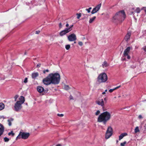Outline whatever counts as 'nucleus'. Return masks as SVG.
<instances>
[{
	"label": "nucleus",
	"mask_w": 146,
	"mask_h": 146,
	"mask_svg": "<svg viewBox=\"0 0 146 146\" xmlns=\"http://www.w3.org/2000/svg\"><path fill=\"white\" fill-rule=\"evenodd\" d=\"M60 80V76L57 73L50 74L46 78L43 79L42 82L45 85H48L51 84H58Z\"/></svg>",
	"instance_id": "obj_1"
},
{
	"label": "nucleus",
	"mask_w": 146,
	"mask_h": 146,
	"mask_svg": "<svg viewBox=\"0 0 146 146\" xmlns=\"http://www.w3.org/2000/svg\"><path fill=\"white\" fill-rule=\"evenodd\" d=\"M126 16L124 11H119L113 17L112 21L117 24L121 23L124 20Z\"/></svg>",
	"instance_id": "obj_2"
},
{
	"label": "nucleus",
	"mask_w": 146,
	"mask_h": 146,
	"mask_svg": "<svg viewBox=\"0 0 146 146\" xmlns=\"http://www.w3.org/2000/svg\"><path fill=\"white\" fill-rule=\"evenodd\" d=\"M111 114L108 112L105 111L101 113L98 118V121L99 122H103L106 125L107 121L111 118Z\"/></svg>",
	"instance_id": "obj_3"
},
{
	"label": "nucleus",
	"mask_w": 146,
	"mask_h": 146,
	"mask_svg": "<svg viewBox=\"0 0 146 146\" xmlns=\"http://www.w3.org/2000/svg\"><path fill=\"white\" fill-rule=\"evenodd\" d=\"M25 101V98L21 96L19 98V100L16 102L15 104L14 110L16 112H19L22 108V104Z\"/></svg>",
	"instance_id": "obj_4"
},
{
	"label": "nucleus",
	"mask_w": 146,
	"mask_h": 146,
	"mask_svg": "<svg viewBox=\"0 0 146 146\" xmlns=\"http://www.w3.org/2000/svg\"><path fill=\"white\" fill-rule=\"evenodd\" d=\"M97 81L99 83L105 82L108 80L107 76L105 73H101L97 78Z\"/></svg>",
	"instance_id": "obj_5"
},
{
	"label": "nucleus",
	"mask_w": 146,
	"mask_h": 146,
	"mask_svg": "<svg viewBox=\"0 0 146 146\" xmlns=\"http://www.w3.org/2000/svg\"><path fill=\"white\" fill-rule=\"evenodd\" d=\"M30 135V133H29L20 132L18 136L17 137L16 139L17 140L22 138L23 139H27Z\"/></svg>",
	"instance_id": "obj_6"
},
{
	"label": "nucleus",
	"mask_w": 146,
	"mask_h": 146,
	"mask_svg": "<svg viewBox=\"0 0 146 146\" xmlns=\"http://www.w3.org/2000/svg\"><path fill=\"white\" fill-rule=\"evenodd\" d=\"M113 130L112 127H109L106 131L105 135V138L106 139H108L112 135Z\"/></svg>",
	"instance_id": "obj_7"
},
{
	"label": "nucleus",
	"mask_w": 146,
	"mask_h": 146,
	"mask_svg": "<svg viewBox=\"0 0 146 146\" xmlns=\"http://www.w3.org/2000/svg\"><path fill=\"white\" fill-rule=\"evenodd\" d=\"M68 40L70 41H75L77 39L76 36L74 33L72 34L67 37Z\"/></svg>",
	"instance_id": "obj_8"
},
{
	"label": "nucleus",
	"mask_w": 146,
	"mask_h": 146,
	"mask_svg": "<svg viewBox=\"0 0 146 146\" xmlns=\"http://www.w3.org/2000/svg\"><path fill=\"white\" fill-rule=\"evenodd\" d=\"M101 6V4L98 5L96 7L93 8L91 12L92 14H93L97 12L100 9Z\"/></svg>",
	"instance_id": "obj_9"
},
{
	"label": "nucleus",
	"mask_w": 146,
	"mask_h": 146,
	"mask_svg": "<svg viewBox=\"0 0 146 146\" xmlns=\"http://www.w3.org/2000/svg\"><path fill=\"white\" fill-rule=\"evenodd\" d=\"M96 103L99 106L103 107L104 106V100L103 99H99L97 100Z\"/></svg>",
	"instance_id": "obj_10"
},
{
	"label": "nucleus",
	"mask_w": 146,
	"mask_h": 146,
	"mask_svg": "<svg viewBox=\"0 0 146 146\" xmlns=\"http://www.w3.org/2000/svg\"><path fill=\"white\" fill-rule=\"evenodd\" d=\"M131 47H127L124 50L123 53V56L124 57H126L127 55H128L129 52L130 50Z\"/></svg>",
	"instance_id": "obj_11"
},
{
	"label": "nucleus",
	"mask_w": 146,
	"mask_h": 146,
	"mask_svg": "<svg viewBox=\"0 0 146 146\" xmlns=\"http://www.w3.org/2000/svg\"><path fill=\"white\" fill-rule=\"evenodd\" d=\"M131 34V33L130 32H127L124 38L125 41L127 42L130 40Z\"/></svg>",
	"instance_id": "obj_12"
},
{
	"label": "nucleus",
	"mask_w": 146,
	"mask_h": 146,
	"mask_svg": "<svg viewBox=\"0 0 146 146\" xmlns=\"http://www.w3.org/2000/svg\"><path fill=\"white\" fill-rule=\"evenodd\" d=\"M69 32H70L68 30V29H67L66 28L64 30L61 31L60 32L59 35L60 36H62L65 35L66 33H68Z\"/></svg>",
	"instance_id": "obj_13"
},
{
	"label": "nucleus",
	"mask_w": 146,
	"mask_h": 146,
	"mask_svg": "<svg viewBox=\"0 0 146 146\" xmlns=\"http://www.w3.org/2000/svg\"><path fill=\"white\" fill-rule=\"evenodd\" d=\"M4 131V128L3 125L0 123V137L3 134Z\"/></svg>",
	"instance_id": "obj_14"
},
{
	"label": "nucleus",
	"mask_w": 146,
	"mask_h": 146,
	"mask_svg": "<svg viewBox=\"0 0 146 146\" xmlns=\"http://www.w3.org/2000/svg\"><path fill=\"white\" fill-rule=\"evenodd\" d=\"M132 10H135L134 12L133 11H131V14H133L134 13V12H136L137 13H140V9L139 7L137 8L135 10V8H133L132 9Z\"/></svg>",
	"instance_id": "obj_15"
},
{
	"label": "nucleus",
	"mask_w": 146,
	"mask_h": 146,
	"mask_svg": "<svg viewBox=\"0 0 146 146\" xmlns=\"http://www.w3.org/2000/svg\"><path fill=\"white\" fill-rule=\"evenodd\" d=\"M127 135V134L126 133H121L119 136V140H120L123 138Z\"/></svg>",
	"instance_id": "obj_16"
},
{
	"label": "nucleus",
	"mask_w": 146,
	"mask_h": 146,
	"mask_svg": "<svg viewBox=\"0 0 146 146\" xmlns=\"http://www.w3.org/2000/svg\"><path fill=\"white\" fill-rule=\"evenodd\" d=\"M37 91L39 93H41L44 91V88L41 86H38L37 87Z\"/></svg>",
	"instance_id": "obj_17"
},
{
	"label": "nucleus",
	"mask_w": 146,
	"mask_h": 146,
	"mask_svg": "<svg viewBox=\"0 0 146 146\" xmlns=\"http://www.w3.org/2000/svg\"><path fill=\"white\" fill-rule=\"evenodd\" d=\"M14 120V119L12 118H11L7 120L8 122V124L9 126H11L12 125L11 122Z\"/></svg>",
	"instance_id": "obj_18"
},
{
	"label": "nucleus",
	"mask_w": 146,
	"mask_h": 146,
	"mask_svg": "<svg viewBox=\"0 0 146 146\" xmlns=\"http://www.w3.org/2000/svg\"><path fill=\"white\" fill-rule=\"evenodd\" d=\"M38 76V72L33 73L32 74V77L33 78H35Z\"/></svg>",
	"instance_id": "obj_19"
},
{
	"label": "nucleus",
	"mask_w": 146,
	"mask_h": 146,
	"mask_svg": "<svg viewBox=\"0 0 146 146\" xmlns=\"http://www.w3.org/2000/svg\"><path fill=\"white\" fill-rule=\"evenodd\" d=\"M5 108V105L2 102L0 103V111L4 109Z\"/></svg>",
	"instance_id": "obj_20"
},
{
	"label": "nucleus",
	"mask_w": 146,
	"mask_h": 146,
	"mask_svg": "<svg viewBox=\"0 0 146 146\" xmlns=\"http://www.w3.org/2000/svg\"><path fill=\"white\" fill-rule=\"evenodd\" d=\"M120 87H121V86H117L113 89H110L109 90V92H110V93H111V92H112L114 90L120 88Z\"/></svg>",
	"instance_id": "obj_21"
},
{
	"label": "nucleus",
	"mask_w": 146,
	"mask_h": 146,
	"mask_svg": "<svg viewBox=\"0 0 146 146\" xmlns=\"http://www.w3.org/2000/svg\"><path fill=\"white\" fill-rule=\"evenodd\" d=\"M96 18L95 16L93 17L90 18L89 21V23H92L95 20Z\"/></svg>",
	"instance_id": "obj_22"
},
{
	"label": "nucleus",
	"mask_w": 146,
	"mask_h": 146,
	"mask_svg": "<svg viewBox=\"0 0 146 146\" xmlns=\"http://www.w3.org/2000/svg\"><path fill=\"white\" fill-rule=\"evenodd\" d=\"M102 65L103 67H107L108 66V64L106 61L104 62L103 64H102Z\"/></svg>",
	"instance_id": "obj_23"
},
{
	"label": "nucleus",
	"mask_w": 146,
	"mask_h": 146,
	"mask_svg": "<svg viewBox=\"0 0 146 146\" xmlns=\"http://www.w3.org/2000/svg\"><path fill=\"white\" fill-rule=\"evenodd\" d=\"M73 26V25H72L70 26L69 27L66 28L69 31V32L71 31L72 29V27Z\"/></svg>",
	"instance_id": "obj_24"
},
{
	"label": "nucleus",
	"mask_w": 146,
	"mask_h": 146,
	"mask_svg": "<svg viewBox=\"0 0 146 146\" xmlns=\"http://www.w3.org/2000/svg\"><path fill=\"white\" fill-rule=\"evenodd\" d=\"M134 131L135 133H136L139 131V130L138 127H136Z\"/></svg>",
	"instance_id": "obj_25"
},
{
	"label": "nucleus",
	"mask_w": 146,
	"mask_h": 146,
	"mask_svg": "<svg viewBox=\"0 0 146 146\" xmlns=\"http://www.w3.org/2000/svg\"><path fill=\"white\" fill-rule=\"evenodd\" d=\"M9 135H11L12 136H13L15 135V133H13L12 131H11V132H9L8 133Z\"/></svg>",
	"instance_id": "obj_26"
},
{
	"label": "nucleus",
	"mask_w": 146,
	"mask_h": 146,
	"mask_svg": "<svg viewBox=\"0 0 146 146\" xmlns=\"http://www.w3.org/2000/svg\"><path fill=\"white\" fill-rule=\"evenodd\" d=\"M70 44H67L65 46V47L66 50H68L70 48Z\"/></svg>",
	"instance_id": "obj_27"
},
{
	"label": "nucleus",
	"mask_w": 146,
	"mask_h": 146,
	"mask_svg": "<svg viewBox=\"0 0 146 146\" xmlns=\"http://www.w3.org/2000/svg\"><path fill=\"white\" fill-rule=\"evenodd\" d=\"M92 8L91 7L89 8L88 9H86V11L88 13L90 12V10L92 9Z\"/></svg>",
	"instance_id": "obj_28"
},
{
	"label": "nucleus",
	"mask_w": 146,
	"mask_h": 146,
	"mask_svg": "<svg viewBox=\"0 0 146 146\" xmlns=\"http://www.w3.org/2000/svg\"><path fill=\"white\" fill-rule=\"evenodd\" d=\"M4 140L5 142H7L9 141V139L7 137H5L4 138Z\"/></svg>",
	"instance_id": "obj_29"
},
{
	"label": "nucleus",
	"mask_w": 146,
	"mask_h": 146,
	"mask_svg": "<svg viewBox=\"0 0 146 146\" xmlns=\"http://www.w3.org/2000/svg\"><path fill=\"white\" fill-rule=\"evenodd\" d=\"M64 88L66 90H68L70 88L68 85H65L64 86Z\"/></svg>",
	"instance_id": "obj_30"
},
{
	"label": "nucleus",
	"mask_w": 146,
	"mask_h": 146,
	"mask_svg": "<svg viewBox=\"0 0 146 146\" xmlns=\"http://www.w3.org/2000/svg\"><path fill=\"white\" fill-rule=\"evenodd\" d=\"M126 143V142L125 141L123 143H121L120 144V145L121 146H124L125 145Z\"/></svg>",
	"instance_id": "obj_31"
},
{
	"label": "nucleus",
	"mask_w": 146,
	"mask_h": 146,
	"mask_svg": "<svg viewBox=\"0 0 146 146\" xmlns=\"http://www.w3.org/2000/svg\"><path fill=\"white\" fill-rule=\"evenodd\" d=\"M76 15H77V18L79 19L81 16V13H77Z\"/></svg>",
	"instance_id": "obj_32"
},
{
	"label": "nucleus",
	"mask_w": 146,
	"mask_h": 146,
	"mask_svg": "<svg viewBox=\"0 0 146 146\" xmlns=\"http://www.w3.org/2000/svg\"><path fill=\"white\" fill-rule=\"evenodd\" d=\"M18 95H16L15 97H14V98L15 99V101H17V98L18 97Z\"/></svg>",
	"instance_id": "obj_33"
},
{
	"label": "nucleus",
	"mask_w": 146,
	"mask_h": 146,
	"mask_svg": "<svg viewBox=\"0 0 146 146\" xmlns=\"http://www.w3.org/2000/svg\"><path fill=\"white\" fill-rule=\"evenodd\" d=\"M100 113V111L99 110H98L96 113L95 115H98Z\"/></svg>",
	"instance_id": "obj_34"
},
{
	"label": "nucleus",
	"mask_w": 146,
	"mask_h": 146,
	"mask_svg": "<svg viewBox=\"0 0 146 146\" xmlns=\"http://www.w3.org/2000/svg\"><path fill=\"white\" fill-rule=\"evenodd\" d=\"M27 79H28L27 78H25V80H24V81H23L25 83H27V82H28V80Z\"/></svg>",
	"instance_id": "obj_35"
},
{
	"label": "nucleus",
	"mask_w": 146,
	"mask_h": 146,
	"mask_svg": "<svg viewBox=\"0 0 146 146\" xmlns=\"http://www.w3.org/2000/svg\"><path fill=\"white\" fill-rule=\"evenodd\" d=\"M48 72L49 70L48 69L43 70V72L44 74H45L46 72Z\"/></svg>",
	"instance_id": "obj_36"
},
{
	"label": "nucleus",
	"mask_w": 146,
	"mask_h": 146,
	"mask_svg": "<svg viewBox=\"0 0 146 146\" xmlns=\"http://www.w3.org/2000/svg\"><path fill=\"white\" fill-rule=\"evenodd\" d=\"M57 115L59 117H62L64 116V115L63 114L58 113L57 114Z\"/></svg>",
	"instance_id": "obj_37"
},
{
	"label": "nucleus",
	"mask_w": 146,
	"mask_h": 146,
	"mask_svg": "<svg viewBox=\"0 0 146 146\" xmlns=\"http://www.w3.org/2000/svg\"><path fill=\"white\" fill-rule=\"evenodd\" d=\"M143 49L145 52H146V46H144L143 47Z\"/></svg>",
	"instance_id": "obj_38"
},
{
	"label": "nucleus",
	"mask_w": 146,
	"mask_h": 146,
	"mask_svg": "<svg viewBox=\"0 0 146 146\" xmlns=\"http://www.w3.org/2000/svg\"><path fill=\"white\" fill-rule=\"evenodd\" d=\"M3 118V119H5L6 118V117H5L4 116L2 115V116H0V118Z\"/></svg>",
	"instance_id": "obj_39"
},
{
	"label": "nucleus",
	"mask_w": 146,
	"mask_h": 146,
	"mask_svg": "<svg viewBox=\"0 0 146 146\" xmlns=\"http://www.w3.org/2000/svg\"><path fill=\"white\" fill-rule=\"evenodd\" d=\"M78 44L80 46H82L83 44V43L82 42H78Z\"/></svg>",
	"instance_id": "obj_40"
},
{
	"label": "nucleus",
	"mask_w": 146,
	"mask_h": 146,
	"mask_svg": "<svg viewBox=\"0 0 146 146\" xmlns=\"http://www.w3.org/2000/svg\"><path fill=\"white\" fill-rule=\"evenodd\" d=\"M126 56H127V58L128 59H130L131 58V57L130 56H129L128 54V55H127Z\"/></svg>",
	"instance_id": "obj_41"
},
{
	"label": "nucleus",
	"mask_w": 146,
	"mask_h": 146,
	"mask_svg": "<svg viewBox=\"0 0 146 146\" xmlns=\"http://www.w3.org/2000/svg\"><path fill=\"white\" fill-rule=\"evenodd\" d=\"M69 98H70V99L71 100L73 99V97H72V95L70 96L69 97Z\"/></svg>",
	"instance_id": "obj_42"
},
{
	"label": "nucleus",
	"mask_w": 146,
	"mask_h": 146,
	"mask_svg": "<svg viewBox=\"0 0 146 146\" xmlns=\"http://www.w3.org/2000/svg\"><path fill=\"white\" fill-rule=\"evenodd\" d=\"M59 27L60 28H61L62 27V23H60L59 24Z\"/></svg>",
	"instance_id": "obj_43"
},
{
	"label": "nucleus",
	"mask_w": 146,
	"mask_h": 146,
	"mask_svg": "<svg viewBox=\"0 0 146 146\" xmlns=\"http://www.w3.org/2000/svg\"><path fill=\"white\" fill-rule=\"evenodd\" d=\"M40 32V31H36V34H38Z\"/></svg>",
	"instance_id": "obj_44"
},
{
	"label": "nucleus",
	"mask_w": 146,
	"mask_h": 146,
	"mask_svg": "<svg viewBox=\"0 0 146 146\" xmlns=\"http://www.w3.org/2000/svg\"><path fill=\"white\" fill-rule=\"evenodd\" d=\"M138 118L139 119H141V118H142V115H139L138 116Z\"/></svg>",
	"instance_id": "obj_45"
},
{
	"label": "nucleus",
	"mask_w": 146,
	"mask_h": 146,
	"mask_svg": "<svg viewBox=\"0 0 146 146\" xmlns=\"http://www.w3.org/2000/svg\"><path fill=\"white\" fill-rule=\"evenodd\" d=\"M107 99L106 98H104V100L106 102H107Z\"/></svg>",
	"instance_id": "obj_46"
},
{
	"label": "nucleus",
	"mask_w": 146,
	"mask_h": 146,
	"mask_svg": "<svg viewBox=\"0 0 146 146\" xmlns=\"http://www.w3.org/2000/svg\"><path fill=\"white\" fill-rule=\"evenodd\" d=\"M66 27H68V26H69V24H68V23H67L66 24Z\"/></svg>",
	"instance_id": "obj_47"
},
{
	"label": "nucleus",
	"mask_w": 146,
	"mask_h": 146,
	"mask_svg": "<svg viewBox=\"0 0 146 146\" xmlns=\"http://www.w3.org/2000/svg\"><path fill=\"white\" fill-rule=\"evenodd\" d=\"M122 59L123 60H126V59L125 58H122Z\"/></svg>",
	"instance_id": "obj_48"
},
{
	"label": "nucleus",
	"mask_w": 146,
	"mask_h": 146,
	"mask_svg": "<svg viewBox=\"0 0 146 146\" xmlns=\"http://www.w3.org/2000/svg\"><path fill=\"white\" fill-rule=\"evenodd\" d=\"M61 145L60 144L57 145L56 146H61Z\"/></svg>",
	"instance_id": "obj_49"
},
{
	"label": "nucleus",
	"mask_w": 146,
	"mask_h": 146,
	"mask_svg": "<svg viewBox=\"0 0 146 146\" xmlns=\"http://www.w3.org/2000/svg\"><path fill=\"white\" fill-rule=\"evenodd\" d=\"M40 64H38L37 65V67H40Z\"/></svg>",
	"instance_id": "obj_50"
},
{
	"label": "nucleus",
	"mask_w": 146,
	"mask_h": 146,
	"mask_svg": "<svg viewBox=\"0 0 146 146\" xmlns=\"http://www.w3.org/2000/svg\"><path fill=\"white\" fill-rule=\"evenodd\" d=\"M106 93V92H103L102 93V94H105Z\"/></svg>",
	"instance_id": "obj_51"
},
{
	"label": "nucleus",
	"mask_w": 146,
	"mask_h": 146,
	"mask_svg": "<svg viewBox=\"0 0 146 146\" xmlns=\"http://www.w3.org/2000/svg\"><path fill=\"white\" fill-rule=\"evenodd\" d=\"M145 101H146V100H144L143 101V102H145Z\"/></svg>",
	"instance_id": "obj_52"
},
{
	"label": "nucleus",
	"mask_w": 146,
	"mask_h": 146,
	"mask_svg": "<svg viewBox=\"0 0 146 146\" xmlns=\"http://www.w3.org/2000/svg\"><path fill=\"white\" fill-rule=\"evenodd\" d=\"M107 90H105V92H107Z\"/></svg>",
	"instance_id": "obj_53"
},
{
	"label": "nucleus",
	"mask_w": 146,
	"mask_h": 146,
	"mask_svg": "<svg viewBox=\"0 0 146 146\" xmlns=\"http://www.w3.org/2000/svg\"><path fill=\"white\" fill-rule=\"evenodd\" d=\"M76 43V42L75 41V42H74V43Z\"/></svg>",
	"instance_id": "obj_54"
},
{
	"label": "nucleus",
	"mask_w": 146,
	"mask_h": 146,
	"mask_svg": "<svg viewBox=\"0 0 146 146\" xmlns=\"http://www.w3.org/2000/svg\"><path fill=\"white\" fill-rule=\"evenodd\" d=\"M118 142V141H117V142Z\"/></svg>",
	"instance_id": "obj_55"
},
{
	"label": "nucleus",
	"mask_w": 146,
	"mask_h": 146,
	"mask_svg": "<svg viewBox=\"0 0 146 146\" xmlns=\"http://www.w3.org/2000/svg\"><path fill=\"white\" fill-rule=\"evenodd\" d=\"M25 54H26V53H25Z\"/></svg>",
	"instance_id": "obj_56"
}]
</instances>
